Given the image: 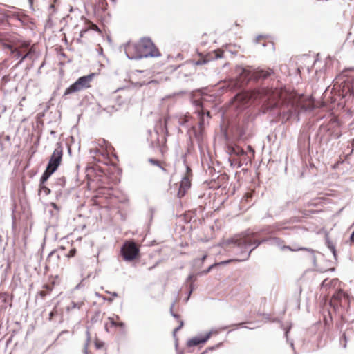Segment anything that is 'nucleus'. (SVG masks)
<instances>
[{
	"label": "nucleus",
	"mask_w": 354,
	"mask_h": 354,
	"mask_svg": "<svg viewBox=\"0 0 354 354\" xmlns=\"http://www.w3.org/2000/svg\"><path fill=\"white\" fill-rule=\"evenodd\" d=\"M282 227L279 223L273 225H266L261 227L256 228L254 231L247 230L239 234H236L233 237L224 241L222 243V247L227 251L233 253L236 256L241 254L236 250V247L240 248L245 245L248 250H250L253 246V240H260L263 237L272 236L281 230Z\"/></svg>",
	"instance_id": "obj_1"
},
{
	"label": "nucleus",
	"mask_w": 354,
	"mask_h": 354,
	"mask_svg": "<svg viewBox=\"0 0 354 354\" xmlns=\"http://www.w3.org/2000/svg\"><path fill=\"white\" fill-rule=\"evenodd\" d=\"M271 109H277L276 118L281 120L282 124L295 120L300 121V113L307 111L308 107L298 102H292L290 100H283L281 102H275Z\"/></svg>",
	"instance_id": "obj_2"
},
{
	"label": "nucleus",
	"mask_w": 354,
	"mask_h": 354,
	"mask_svg": "<svg viewBox=\"0 0 354 354\" xmlns=\"http://www.w3.org/2000/svg\"><path fill=\"white\" fill-rule=\"evenodd\" d=\"M236 72L239 73L241 83L239 82H234V89L241 88L242 84H248L251 81L257 82L259 80H263L267 79L271 75L274 73V71L271 68L264 70L261 68H254L252 66H238Z\"/></svg>",
	"instance_id": "obj_3"
},
{
	"label": "nucleus",
	"mask_w": 354,
	"mask_h": 354,
	"mask_svg": "<svg viewBox=\"0 0 354 354\" xmlns=\"http://www.w3.org/2000/svg\"><path fill=\"white\" fill-rule=\"evenodd\" d=\"M339 86V95L345 102L354 98V67L344 68L335 78V84Z\"/></svg>",
	"instance_id": "obj_4"
},
{
	"label": "nucleus",
	"mask_w": 354,
	"mask_h": 354,
	"mask_svg": "<svg viewBox=\"0 0 354 354\" xmlns=\"http://www.w3.org/2000/svg\"><path fill=\"white\" fill-rule=\"evenodd\" d=\"M251 243H253L254 246L250 250H247L245 245L244 246H242L241 248H240L239 246L236 248L238 252H239V254H241V261L248 260L252 252L263 243H268L270 245H276L281 250H288L290 251H296L297 250V248H292L289 245H284V241L274 235H273L272 236H270L267 237H263L260 240H253L252 242Z\"/></svg>",
	"instance_id": "obj_5"
},
{
	"label": "nucleus",
	"mask_w": 354,
	"mask_h": 354,
	"mask_svg": "<svg viewBox=\"0 0 354 354\" xmlns=\"http://www.w3.org/2000/svg\"><path fill=\"white\" fill-rule=\"evenodd\" d=\"M212 95H202L199 99L192 100L193 105L196 107V113L198 118V128L203 129L205 124V118H211L210 111L208 109V101Z\"/></svg>",
	"instance_id": "obj_6"
},
{
	"label": "nucleus",
	"mask_w": 354,
	"mask_h": 354,
	"mask_svg": "<svg viewBox=\"0 0 354 354\" xmlns=\"http://www.w3.org/2000/svg\"><path fill=\"white\" fill-rule=\"evenodd\" d=\"M141 59L147 57H158L161 56L158 49L149 37H143L137 43Z\"/></svg>",
	"instance_id": "obj_7"
},
{
	"label": "nucleus",
	"mask_w": 354,
	"mask_h": 354,
	"mask_svg": "<svg viewBox=\"0 0 354 354\" xmlns=\"http://www.w3.org/2000/svg\"><path fill=\"white\" fill-rule=\"evenodd\" d=\"M95 76V73H92L87 75L79 77L74 83L70 85L64 91V96L78 92L82 89L90 87V82Z\"/></svg>",
	"instance_id": "obj_8"
},
{
	"label": "nucleus",
	"mask_w": 354,
	"mask_h": 354,
	"mask_svg": "<svg viewBox=\"0 0 354 354\" xmlns=\"http://www.w3.org/2000/svg\"><path fill=\"white\" fill-rule=\"evenodd\" d=\"M121 256L127 262L140 258V249L134 241L126 242L121 248Z\"/></svg>",
	"instance_id": "obj_9"
},
{
	"label": "nucleus",
	"mask_w": 354,
	"mask_h": 354,
	"mask_svg": "<svg viewBox=\"0 0 354 354\" xmlns=\"http://www.w3.org/2000/svg\"><path fill=\"white\" fill-rule=\"evenodd\" d=\"M63 156V147L61 142H57L56 147L51 154L46 167L56 171L61 165Z\"/></svg>",
	"instance_id": "obj_10"
},
{
	"label": "nucleus",
	"mask_w": 354,
	"mask_h": 354,
	"mask_svg": "<svg viewBox=\"0 0 354 354\" xmlns=\"http://www.w3.org/2000/svg\"><path fill=\"white\" fill-rule=\"evenodd\" d=\"M0 47L10 50V55H12L16 59H19V61L13 66V69L18 68L22 62L30 55V53L22 55L21 52L15 48L12 44L9 42L8 34H6V39H3V44H1Z\"/></svg>",
	"instance_id": "obj_11"
},
{
	"label": "nucleus",
	"mask_w": 354,
	"mask_h": 354,
	"mask_svg": "<svg viewBox=\"0 0 354 354\" xmlns=\"http://www.w3.org/2000/svg\"><path fill=\"white\" fill-rule=\"evenodd\" d=\"M218 333L216 329H212L207 332L203 336H195L189 339L187 342V346L190 348L200 344H205L213 335Z\"/></svg>",
	"instance_id": "obj_12"
},
{
	"label": "nucleus",
	"mask_w": 354,
	"mask_h": 354,
	"mask_svg": "<svg viewBox=\"0 0 354 354\" xmlns=\"http://www.w3.org/2000/svg\"><path fill=\"white\" fill-rule=\"evenodd\" d=\"M233 137L238 141L245 140L248 137L245 124H236L231 129Z\"/></svg>",
	"instance_id": "obj_13"
},
{
	"label": "nucleus",
	"mask_w": 354,
	"mask_h": 354,
	"mask_svg": "<svg viewBox=\"0 0 354 354\" xmlns=\"http://www.w3.org/2000/svg\"><path fill=\"white\" fill-rule=\"evenodd\" d=\"M124 53L129 59H140L141 56L139 53V50L137 43L127 42L124 46Z\"/></svg>",
	"instance_id": "obj_14"
},
{
	"label": "nucleus",
	"mask_w": 354,
	"mask_h": 354,
	"mask_svg": "<svg viewBox=\"0 0 354 354\" xmlns=\"http://www.w3.org/2000/svg\"><path fill=\"white\" fill-rule=\"evenodd\" d=\"M223 57V53L221 51H213L206 55H200L199 58L193 61L194 65L201 66L208 63L212 60H216Z\"/></svg>",
	"instance_id": "obj_15"
},
{
	"label": "nucleus",
	"mask_w": 354,
	"mask_h": 354,
	"mask_svg": "<svg viewBox=\"0 0 354 354\" xmlns=\"http://www.w3.org/2000/svg\"><path fill=\"white\" fill-rule=\"evenodd\" d=\"M190 187H191L190 178H188L187 176H183L180 183V185H179V188H178V198H180L183 197L186 194L187 190L190 188Z\"/></svg>",
	"instance_id": "obj_16"
},
{
	"label": "nucleus",
	"mask_w": 354,
	"mask_h": 354,
	"mask_svg": "<svg viewBox=\"0 0 354 354\" xmlns=\"http://www.w3.org/2000/svg\"><path fill=\"white\" fill-rule=\"evenodd\" d=\"M227 153L230 156L241 157L246 155V152L239 146L233 144L227 145Z\"/></svg>",
	"instance_id": "obj_17"
},
{
	"label": "nucleus",
	"mask_w": 354,
	"mask_h": 354,
	"mask_svg": "<svg viewBox=\"0 0 354 354\" xmlns=\"http://www.w3.org/2000/svg\"><path fill=\"white\" fill-rule=\"evenodd\" d=\"M333 299L337 302V304L333 305L335 310L338 306H343L344 304H347L348 305L349 303L348 297L342 292H336L333 295Z\"/></svg>",
	"instance_id": "obj_18"
},
{
	"label": "nucleus",
	"mask_w": 354,
	"mask_h": 354,
	"mask_svg": "<svg viewBox=\"0 0 354 354\" xmlns=\"http://www.w3.org/2000/svg\"><path fill=\"white\" fill-rule=\"evenodd\" d=\"M196 277L194 274H189L187 278V297L185 299V301H187L189 299V297L192 294L193 291L194 290V283L196 281Z\"/></svg>",
	"instance_id": "obj_19"
},
{
	"label": "nucleus",
	"mask_w": 354,
	"mask_h": 354,
	"mask_svg": "<svg viewBox=\"0 0 354 354\" xmlns=\"http://www.w3.org/2000/svg\"><path fill=\"white\" fill-rule=\"evenodd\" d=\"M189 132L193 133V135L198 142H200L203 140V129L199 128L197 129L195 126H192L191 129L189 130Z\"/></svg>",
	"instance_id": "obj_20"
},
{
	"label": "nucleus",
	"mask_w": 354,
	"mask_h": 354,
	"mask_svg": "<svg viewBox=\"0 0 354 354\" xmlns=\"http://www.w3.org/2000/svg\"><path fill=\"white\" fill-rule=\"evenodd\" d=\"M55 173V171H53L52 170L48 169L46 167L45 171L42 174L40 180H39V185H41L43 186V184H45L46 182L49 179V178Z\"/></svg>",
	"instance_id": "obj_21"
},
{
	"label": "nucleus",
	"mask_w": 354,
	"mask_h": 354,
	"mask_svg": "<svg viewBox=\"0 0 354 354\" xmlns=\"http://www.w3.org/2000/svg\"><path fill=\"white\" fill-rule=\"evenodd\" d=\"M66 185V178L64 176H62L60 178H57L55 180V182L53 183V185L52 186L53 189H57V188H64Z\"/></svg>",
	"instance_id": "obj_22"
},
{
	"label": "nucleus",
	"mask_w": 354,
	"mask_h": 354,
	"mask_svg": "<svg viewBox=\"0 0 354 354\" xmlns=\"http://www.w3.org/2000/svg\"><path fill=\"white\" fill-rule=\"evenodd\" d=\"M299 250H305V251L308 252L310 254V258H311V261H312L313 266L315 267L317 266V259H316V257L315 254V251L314 250H313L311 248L301 247V248H297V250H296V251H299Z\"/></svg>",
	"instance_id": "obj_23"
},
{
	"label": "nucleus",
	"mask_w": 354,
	"mask_h": 354,
	"mask_svg": "<svg viewBox=\"0 0 354 354\" xmlns=\"http://www.w3.org/2000/svg\"><path fill=\"white\" fill-rule=\"evenodd\" d=\"M326 245L327 248L331 251L333 253V255L334 257V259L337 260V250L335 248V245L333 244V241L330 240V239L326 236Z\"/></svg>",
	"instance_id": "obj_24"
},
{
	"label": "nucleus",
	"mask_w": 354,
	"mask_h": 354,
	"mask_svg": "<svg viewBox=\"0 0 354 354\" xmlns=\"http://www.w3.org/2000/svg\"><path fill=\"white\" fill-rule=\"evenodd\" d=\"M186 156H187L186 153H184L183 155H182V159L183 160V163H184L185 169H186V173L184 176H187L188 178H191L192 176V169L190 168V167L187 164Z\"/></svg>",
	"instance_id": "obj_25"
},
{
	"label": "nucleus",
	"mask_w": 354,
	"mask_h": 354,
	"mask_svg": "<svg viewBox=\"0 0 354 354\" xmlns=\"http://www.w3.org/2000/svg\"><path fill=\"white\" fill-rule=\"evenodd\" d=\"M228 161L230 162V166L233 167L240 168L243 165L241 161L235 158L230 157Z\"/></svg>",
	"instance_id": "obj_26"
},
{
	"label": "nucleus",
	"mask_w": 354,
	"mask_h": 354,
	"mask_svg": "<svg viewBox=\"0 0 354 354\" xmlns=\"http://www.w3.org/2000/svg\"><path fill=\"white\" fill-rule=\"evenodd\" d=\"M223 346V342H219L214 346H209L206 348L201 354H207L209 351H213L217 348H221Z\"/></svg>",
	"instance_id": "obj_27"
},
{
	"label": "nucleus",
	"mask_w": 354,
	"mask_h": 354,
	"mask_svg": "<svg viewBox=\"0 0 354 354\" xmlns=\"http://www.w3.org/2000/svg\"><path fill=\"white\" fill-rule=\"evenodd\" d=\"M41 191H44L46 196L50 194L51 192V189L46 187L45 184H43V186H41V185H39V194H40Z\"/></svg>",
	"instance_id": "obj_28"
},
{
	"label": "nucleus",
	"mask_w": 354,
	"mask_h": 354,
	"mask_svg": "<svg viewBox=\"0 0 354 354\" xmlns=\"http://www.w3.org/2000/svg\"><path fill=\"white\" fill-rule=\"evenodd\" d=\"M90 342V333L88 330H86V341L84 346V354H88V346Z\"/></svg>",
	"instance_id": "obj_29"
},
{
	"label": "nucleus",
	"mask_w": 354,
	"mask_h": 354,
	"mask_svg": "<svg viewBox=\"0 0 354 354\" xmlns=\"http://www.w3.org/2000/svg\"><path fill=\"white\" fill-rule=\"evenodd\" d=\"M328 317L324 315V321L326 326H329L330 323L332 322V316L329 310L327 311Z\"/></svg>",
	"instance_id": "obj_30"
},
{
	"label": "nucleus",
	"mask_w": 354,
	"mask_h": 354,
	"mask_svg": "<svg viewBox=\"0 0 354 354\" xmlns=\"http://www.w3.org/2000/svg\"><path fill=\"white\" fill-rule=\"evenodd\" d=\"M239 259H228V260H225V261H220L218 263H217V266H224V265H227L234 261H241V257L239 256Z\"/></svg>",
	"instance_id": "obj_31"
},
{
	"label": "nucleus",
	"mask_w": 354,
	"mask_h": 354,
	"mask_svg": "<svg viewBox=\"0 0 354 354\" xmlns=\"http://www.w3.org/2000/svg\"><path fill=\"white\" fill-rule=\"evenodd\" d=\"M347 341H348V339L346 335V333H344L339 339L340 344H342V346L344 348H346Z\"/></svg>",
	"instance_id": "obj_32"
},
{
	"label": "nucleus",
	"mask_w": 354,
	"mask_h": 354,
	"mask_svg": "<svg viewBox=\"0 0 354 354\" xmlns=\"http://www.w3.org/2000/svg\"><path fill=\"white\" fill-rule=\"evenodd\" d=\"M189 120V118L188 116H184L183 118H179L178 120V124L180 126H186L187 122Z\"/></svg>",
	"instance_id": "obj_33"
},
{
	"label": "nucleus",
	"mask_w": 354,
	"mask_h": 354,
	"mask_svg": "<svg viewBox=\"0 0 354 354\" xmlns=\"http://www.w3.org/2000/svg\"><path fill=\"white\" fill-rule=\"evenodd\" d=\"M53 190H54V192L55 193V196H56L57 200H59V199H62L63 198L62 189L57 188V189H53Z\"/></svg>",
	"instance_id": "obj_34"
},
{
	"label": "nucleus",
	"mask_w": 354,
	"mask_h": 354,
	"mask_svg": "<svg viewBox=\"0 0 354 354\" xmlns=\"http://www.w3.org/2000/svg\"><path fill=\"white\" fill-rule=\"evenodd\" d=\"M207 258V255L206 254H204L203 255V257L200 259H194V265H202L203 263V262L205 261V260Z\"/></svg>",
	"instance_id": "obj_35"
},
{
	"label": "nucleus",
	"mask_w": 354,
	"mask_h": 354,
	"mask_svg": "<svg viewBox=\"0 0 354 354\" xmlns=\"http://www.w3.org/2000/svg\"><path fill=\"white\" fill-rule=\"evenodd\" d=\"M149 162L152 164V165H156L158 167H159L160 168H161L162 170H164L165 169L160 165V161H158V160H156L154 158H149Z\"/></svg>",
	"instance_id": "obj_36"
},
{
	"label": "nucleus",
	"mask_w": 354,
	"mask_h": 354,
	"mask_svg": "<svg viewBox=\"0 0 354 354\" xmlns=\"http://www.w3.org/2000/svg\"><path fill=\"white\" fill-rule=\"evenodd\" d=\"M104 342H102V341H100V340H99V339H97L95 341V347L97 349H101V348H103V346H104Z\"/></svg>",
	"instance_id": "obj_37"
},
{
	"label": "nucleus",
	"mask_w": 354,
	"mask_h": 354,
	"mask_svg": "<svg viewBox=\"0 0 354 354\" xmlns=\"http://www.w3.org/2000/svg\"><path fill=\"white\" fill-rule=\"evenodd\" d=\"M268 94V91L266 88H262L261 91H258V95L260 97H264Z\"/></svg>",
	"instance_id": "obj_38"
},
{
	"label": "nucleus",
	"mask_w": 354,
	"mask_h": 354,
	"mask_svg": "<svg viewBox=\"0 0 354 354\" xmlns=\"http://www.w3.org/2000/svg\"><path fill=\"white\" fill-rule=\"evenodd\" d=\"M217 266V263H213L211 266H209L206 270H203L202 272L203 274H206L212 271V270Z\"/></svg>",
	"instance_id": "obj_39"
},
{
	"label": "nucleus",
	"mask_w": 354,
	"mask_h": 354,
	"mask_svg": "<svg viewBox=\"0 0 354 354\" xmlns=\"http://www.w3.org/2000/svg\"><path fill=\"white\" fill-rule=\"evenodd\" d=\"M10 80V75H3L1 80V84L5 85Z\"/></svg>",
	"instance_id": "obj_40"
},
{
	"label": "nucleus",
	"mask_w": 354,
	"mask_h": 354,
	"mask_svg": "<svg viewBox=\"0 0 354 354\" xmlns=\"http://www.w3.org/2000/svg\"><path fill=\"white\" fill-rule=\"evenodd\" d=\"M290 329V328H286L285 330V332H284V336L286 337V340H287L288 342H289V339H288V334L289 333ZM290 346L293 348H294V344H293L292 341L290 342Z\"/></svg>",
	"instance_id": "obj_41"
},
{
	"label": "nucleus",
	"mask_w": 354,
	"mask_h": 354,
	"mask_svg": "<svg viewBox=\"0 0 354 354\" xmlns=\"http://www.w3.org/2000/svg\"><path fill=\"white\" fill-rule=\"evenodd\" d=\"M15 209V207H12V225L13 228L15 227V225H16Z\"/></svg>",
	"instance_id": "obj_42"
},
{
	"label": "nucleus",
	"mask_w": 354,
	"mask_h": 354,
	"mask_svg": "<svg viewBox=\"0 0 354 354\" xmlns=\"http://www.w3.org/2000/svg\"><path fill=\"white\" fill-rule=\"evenodd\" d=\"M244 324H245V322H241V323H239V324H233V326H239V327H242V328H248V329H250V330L254 328V327L250 328V327H248V326H243Z\"/></svg>",
	"instance_id": "obj_43"
},
{
	"label": "nucleus",
	"mask_w": 354,
	"mask_h": 354,
	"mask_svg": "<svg viewBox=\"0 0 354 354\" xmlns=\"http://www.w3.org/2000/svg\"><path fill=\"white\" fill-rule=\"evenodd\" d=\"M57 314V310H53L49 313V319L51 320L54 316H55Z\"/></svg>",
	"instance_id": "obj_44"
},
{
	"label": "nucleus",
	"mask_w": 354,
	"mask_h": 354,
	"mask_svg": "<svg viewBox=\"0 0 354 354\" xmlns=\"http://www.w3.org/2000/svg\"><path fill=\"white\" fill-rule=\"evenodd\" d=\"M82 303L78 304V303H75L74 301L71 302L72 308H80V306H82Z\"/></svg>",
	"instance_id": "obj_45"
},
{
	"label": "nucleus",
	"mask_w": 354,
	"mask_h": 354,
	"mask_svg": "<svg viewBox=\"0 0 354 354\" xmlns=\"http://www.w3.org/2000/svg\"><path fill=\"white\" fill-rule=\"evenodd\" d=\"M114 106H111V107H106V108H104L103 109V111L107 112V113H111L112 111H114Z\"/></svg>",
	"instance_id": "obj_46"
},
{
	"label": "nucleus",
	"mask_w": 354,
	"mask_h": 354,
	"mask_svg": "<svg viewBox=\"0 0 354 354\" xmlns=\"http://www.w3.org/2000/svg\"><path fill=\"white\" fill-rule=\"evenodd\" d=\"M109 320L112 326H117V322H115L113 318L109 317Z\"/></svg>",
	"instance_id": "obj_47"
},
{
	"label": "nucleus",
	"mask_w": 354,
	"mask_h": 354,
	"mask_svg": "<svg viewBox=\"0 0 354 354\" xmlns=\"http://www.w3.org/2000/svg\"><path fill=\"white\" fill-rule=\"evenodd\" d=\"M172 307L173 306L171 307L170 313L174 318L177 319L180 317V315L173 312Z\"/></svg>",
	"instance_id": "obj_48"
},
{
	"label": "nucleus",
	"mask_w": 354,
	"mask_h": 354,
	"mask_svg": "<svg viewBox=\"0 0 354 354\" xmlns=\"http://www.w3.org/2000/svg\"><path fill=\"white\" fill-rule=\"evenodd\" d=\"M330 122H331V123L336 124L337 125H339V120H338V119H337L336 118H331V119H330Z\"/></svg>",
	"instance_id": "obj_49"
},
{
	"label": "nucleus",
	"mask_w": 354,
	"mask_h": 354,
	"mask_svg": "<svg viewBox=\"0 0 354 354\" xmlns=\"http://www.w3.org/2000/svg\"><path fill=\"white\" fill-rule=\"evenodd\" d=\"M50 205L53 207V209H56L57 211L59 210V206L55 203H50Z\"/></svg>",
	"instance_id": "obj_50"
},
{
	"label": "nucleus",
	"mask_w": 354,
	"mask_h": 354,
	"mask_svg": "<svg viewBox=\"0 0 354 354\" xmlns=\"http://www.w3.org/2000/svg\"><path fill=\"white\" fill-rule=\"evenodd\" d=\"M182 328L178 325L173 331V335L174 337H176V333L180 330Z\"/></svg>",
	"instance_id": "obj_51"
},
{
	"label": "nucleus",
	"mask_w": 354,
	"mask_h": 354,
	"mask_svg": "<svg viewBox=\"0 0 354 354\" xmlns=\"http://www.w3.org/2000/svg\"><path fill=\"white\" fill-rule=\"evenodd\" d=\"M102 299L104 300V301H107L109 303H111L113 302V297H102Z\"/></svg>",
	"instance_id": "obj_52"
},
{
	"label": "nucleus",
	"mask_w": 354,
	"mask_h": 354,
	"mask_svg": "<svg viewBox=\"0 0 354 354\" xmlns=\"http://www.w3.org/2000/svg\"><path fill=\"white\" fill-rule=\"evenodd\" d=\"M99 314H100V312H97V313H96L95 316V317H92L91 321H92L93 322H97V317H98Z\"/></svg>",
	"instance_id": "obj_53"
},
{
	"label": "nucleus",
	"mask_w": 354,
	"mask_h": 354,
	"mask_svg": "<svg viewBox=\"0 0 354 354\" xmlns=\"http://www.w3.org/2000/svg\"><path fill=\"white\" fill-rule=\"evenodd\" d=\"M106 293H109V294H111L112 295L113 297H118V294L116 292H111L109 291H106Z\"/></svg>",
	"instance_id": "obj_54"
},
{
	"label": "nucleus",
	"mask_w": 354,
	"mask_h": 354,
	"mask_svg": "<svg viewBox=\"0 0 354 354\" xmlns=\"http://www.w3.org/2000/svg\"><path fill=\"white\" fill-rule=\"evenodd\" d=\"M75 252H76L75 249L71 250L68 257H73L75 254Z\"/></svg>",
	"instance_id": "obj_55"
},
{
	"label": "nucleus",
	"mask_w": 354,
	"mask_h": 354,
	"mask_svg": "<svg viewBox=\"0 0 354 354\" xmlns=\"http://www.w3.org/2000/svg\"><path fill=\"white\" fill-rule=\"evenodd\" d=\"M265 36L264 35H258L256 38H255V42L256 43H258L259 42V39H261V38H263Z\"/></svg>",
	"instance_id": "obj_56"
},
{
	"label": "nucleus",
	"mask_w": 354,
	"mask_h": 354,
	"mask_svg": "<svg viewBox=\"0 0 354 354\" xmlns=\"http://www.w3.org/2000/svg\"><path fill=\"white\" fill-rule=\"evenodd\" d=\"M350 240L351 242L354 243V231L351 233L350 236Z\"/></svg>",
	"instance_id": "obj_57"
},
{
	"label": "nucleus",
	"mask_w": 354,
	"mask_h": 354,
	"mask_svg": "<svg viewBox=\"0 0 354 354\" xmlns=\"http://www.w3.org/2000/svg\"><path fill=\"white\" fill-rule=\"evenodd\" d=\"M117 326H119V327H124V323L122 322H118L117 323Z\"/></svg>",
	"instance_id": "obj_58"
},
{
	"label": "nucleus",
	"mask_w": 354,
	"mask_h": 354,
	"mask_svg": "<svg viewBox=\"0 0 354 354\" xmlns=\"http://www.w3.org/2000/svg\"><path fill=\"white\" fill-rule=\"evenodd\" d=\"M12 335H11L6 341V345L8 346L12 342Z\"/></svg>",
	"instance_id": "obj_59"
},
{
	"label": "nucleus",
	"mask_w": 354,
	"mask_h": 354,
	"mask_svg": "<svg viewBox=\"0 0 354 354\" xmlns=\"http://www.w3.org/2000/svg\"><path fill=\"white\" fill-rule=\"evenodd\" d=\"M40 295H41V297H44L46 295V292H45L44 291H41Z\"/></svg>",
	"instance_id": "obj_60"
},
{
	"label": "nucleus",
	"mask_w": 354,
	"mask_h": 354,
	"mask_svg": "<svg viewBox=\"0 0 354 354\" xmlns=\"http://www.w3.org/2000/svg\"><path fill=\"white\" fill-rule=\"evenodd\" d=\"M248 150H249L250 151H252V153H254V149H252V147L251 146H250V145H249V146L248 147Z\"/></svg>",
	"instance_id": "obj_61"
},
{
	"label": "nucleus",
	"mask_w": 354,
	"mask_h": 354,
	"mask_svg": "<svg viewBox=\"0 0 354 354\" xmlns=\"http://www.w3.org/2000/svg\"><path fill=\"white\" fill-rule=\"evenodd\" d=\"M55 254V250H53V251L50 252L49 253V254H48V257H50L51 256H53V254Z\"/></svg>",
	"instance_id": "obj_62"
},
{
	"label": "nucleus",
	"mask_w": 354,
	"mask_h": 354,
	"mask_svg": "<svg viewBox=\"0 0 354 354\" xmlns=\"http://www.w3.org/2000/svg\"><path fill=\"white\" fill-rule=\"evenodd\" d=\"M179 326L183 328V326H184V322L183 320H180V324H179Z\"/></svg>",
	"instance_id": "obj_63"
},
{
	"label": "nucleus",
	"mask_w": 354,
	"mask_h": 354,
	"mask_svg": "<svg viewBox=\"0 0 354 354\" xmlns=\"http://www.w3.org/2000/svg\"><path fill=\"white\" fill-rule=\"evenodd\" d=\"M49 9H53V10H55V6L51 3L50 6H49Z\"/></svg>",
	"instance_id": "obj_64"
}]
</instances>
